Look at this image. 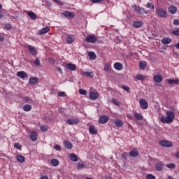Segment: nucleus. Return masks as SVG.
<instances>
[{
  "label": "nucleus",
  "mask_w": 179,
  "mask_h": 179,
  "mask_svg": "<svg viewBox=\"0 0 179 179\" xmlns=\"http://www.w3.org/2000/svg\"><path fill=\"white\" fill-rule=\"evenodd\" d=\"M174 118H176V114H174V112L169 110L166 111V116L161 117L160 121L163 124H171L174 121Z\"/></svg>",
  "instance_id": "obj_1"
},
{
  "label": "nucleus",
  "mask_w": 179,
  "mask_h": 179,
  "mask_svg": "<svg viewBox=\"0 0 179 179\" xmlns=\"http://www.w3.org/2000/svg\"><path fill=\"white\" fill-rule=\"evenodd\" d=\"M131 8L138 15H148L149 13V10H145L143 7L137 6L135 4L131 6Z\"/></svg>",
  "instance_id": "obj_2"
},
{
  "label": "nucleus",
  "mask_w": 179,
  "mask_h": 179,
  "mask_svg": "<svg viewBox=\"0 0 179 179\" xmlns=\"http://www.w3.org/2000/svg\"><path fill=\"white\" fill-rule=\"evenodd\" d=\"M155 12L159 17H163L164 19H166V17L169 16L166 10H164L163 8H157Z\"/></svg>",
  "instance_id": "obj_3"
},
{
  "label": "nucleus",
  "mask_w": 179,
  "mask_h": 179,
  "mask_svg": "<svg viewBox=\"0 0 179 179\" xmlns=\"http://www.w3.org/2000/svg\"><path fill=\"white\" fill-rule=\"evenodd\" d=\"M159 143L161 146H163L164 148H173V143L167 140L160 141Z\"/></svg>",
  "instance_id": "obj_4"
},
{
  "label": "nucleus",
  "mask_w": 179,
  "mask_h": 179,
  "mask_svg": "<svg viewBox=\"0 0 179 179\" xmlns=\"http://www.w3.org/2000/svg\"><path fill=\"white\" fill-rule=\"evenodd\" d=\"M139 104L143 110H148V108L149 107V104L148 103V101L145 99H141L139 100Z\"/></svg>",
  "instance_id": "obj_5"
},
{
  "label": "nucleus",
  "mask_w": 179,
  "mask_h": 179,
  "mask_svg": "<svg viewBox=\"0 0 179 179\" xmlns=\"http://www.w3.org/2000/svg\"><path fill=\"white\" fill-rule=\"evenodd\" d=\"M85 41L87 43H91L92 44H94V43L97 41V37L94 35L87 36V38H85Z\"/></svg>",
  "instance_id": "obj_6"
},
{
  "label": "nucleus",
  "mask_w": 179,
  "mask_h": 179,
  "mask_svg": "<svg viewBox=\"0 0 179 179\" xmlns=\"http://www.w3.org/2000/svg\"><path fill=\"white\" fill-rule=\"evenodd\" d=\"M89 97L90 100H97L99 99V93L91 91L89 94Z\"/></svg>",
  "instance_id": "obj_7"
},
{
  "label": "nucleus",
  "mask_w": 179,
  "mask_h": 179,
  "mask_svg": "<svg viewBox=\"0 0 179 179\" xmlns=\"http://www.w3.org/2000/svg\"><path fill=\"white\" fill-rule=\"evenodd\" d=\"M164 169V164L163 162H159L155 164V170L157 171H162Z\"/></svg>",
  "instance_id": "obj_8"
},
{
  "label": "nucleus",
  "mask_w": 179,
  "mask_h": 179,
  "mask_svg": "<svg viewBox=\"0 0 179 179\" xmlns=\"http://www.w3.org/2000/svg\"><path fill=\"white\" fill-rule=\"evenodd\" d=\"M27 48L31 55H34V57H36V55H37V50H36V48H34V46L29 45Z\"/></svg>",
  "instance_id": "obj_9"
},
{
  "label": "nucleus",
  "mask_w": 179,
  "mask_h": 179,
  "mask_svg": "<svg viewBox=\"0 0 179 179\" xmlns=\"http://www.w3.org/2000/svg\"><path fill=\"white\" fill-rule=\"evenodd\" d=\"M66 41L67 44H72L75 41V36L74 35H67L66 37Z\"/></svg>",
  "instance_id": "obj_10"
},
{
  "label": "nucleus",
  "mask_w": 179,
  "mask_h": 179,
  "mask_svg": "<svg viewBox=\"0 0 179 179\" xmlns=\"http://www.w3.org/2000/svg\"><path fill=\"white\" fill-rule=\"evenodd\" d=\"M38 136V134H37V132L36 131H31L29 135V138L32 142H36V141H37Z\"/></svg>",
  "instance_id": "obj_11"
},
{
  "label": "nucleus",
  "mask_w": 179,
  "mask_h": 179,
  "mask_svg": "<svg viewBox=\"0 0 179 179\" xmlns=\"http://www.w3.org/2000/svg\"><path fill=\"white\" fill-rule=\"evenodd\" d=\"M79 123V120L77 119H68L66 120V124H68V125H76Z\"/></svg>",
  "instance_id": "obj_12"
},
{
  "label": "nucleus",
  "mask_w": 179,
  "mask_h": 179,
  "mask_svg": "<svg viewBox=\"0 0 179 179\" xmlns=\"http://www.w3.org/2000/svg\"><path fill=\"white\" fill-rule=\"evenodd\" d=\"M106 122H108V117L103 115L99 118V124H106Z\"/></svg>",
  "instance_id": "obj_13"
},
{
  "label": "nucleus",
  "mask_w": 179,
  "mask_h": 179,
  "mask_svg": "<svg viewBox=\"0 0 179 179\" xmlns=\"http://www.w3.org/2000/svg\"><path fill=\"white\" fill-rule=\"evenodd\" d=\"M168 10L171 15H176V13H177V7L174 5H171L169 7Z\"/></svg>",
  "instance_id": "obj_14"
},
{
  "label": "nucleus",
  "mask_w": 179,
  "mask_h": 179,
  "mask_svg": "<svg viewBox=\"0 0 179 179\" xmlns=\"http://www.w3.org/2000/svg\"><path fill=\"white\" fill-rule=\"evenodd\" d=\"M17 76L18 78H20V79H24V78H29V76L24 71H18L17 73Z\"/></svg>",
  "instance_id": "obj_15"
},
{
  "label": "nucleus",
  "mask_w": 179,
  "mask_h": 179,
  "mask_svg": "<svg viewBox=\"0 0 179 179\" xmlns=\"http://www.w3.org/2000/svg\"><path fill=\"white\" fill-rule=\"evenodd\" d=\"M113 67L115 69H116V71H122L124 65L120 62H115L113 65Z\"/></svg>",
  "instance_id": "obj_16"
},
{
  "label": "nucleus",
  "mask_w": 179,
  "mask_h": 179,
  "mask_svg": "<svg viewBox=\"0 0 179 179\" xmlns=\"http://www.w3.org/2000/svg\"><path fill=\"white\" fill-rule=\"evenodd\" d=\"M153 80L156 82V83H160L163 80V76L160 74H157L154 76Z\"/></svg>",
  "instance_id": "obj_17"
},
{
  "label": "nucleus",
  "mask_w": 179,
  "mask_h": 179,
  "mask_svg": "<svg viewBox=\"0 0 179 179\" xmlns=\"http://www.w3.org/2000/svg\"><path fill=\"white\" fill-rule=\"evenodd\" d=\"M168 83L171 85H179V78H176V79H168L166 80Z\"/></svg>",
  "instance_id": "obj_18"
},
{
  "label": "nucleus",
  "mask_w": 179,
  "mask_h": 179,
  "mask_svg": "<svg viewBox=\"0 0 179 179\" xmlns=\"http://www.w3.org/2000/svg\"><path fill=\"white\" fill-rule=\"evenodd\" d=\"M81 75L82 76H86L87 78H93V76H94L93 72L89 71H82Z\"/></svg>",
  "instance_id": "obj_19"
},
{
  "label": "nucleus",
  "mask_w": 179,
  "mask_h": 179,
  "mask_svg": "<svg viewBox=\"0 0 179 179\" xmlns=\"http://www.w3.org/2000/svg\"><path fill=\"white\" fill-rule=\"evenodd\" d=\"M103 71L104 72H107V73H110V71H111V64L106 63L104 64Z\"/></svg>",
  "instance_id": "obj_20"
},
{
  "label": "nucleus",
  "mask_w": 179,
  "mask_h": 179,
  "mask_svg": "<svg viewBox=\"0 0 179 179\" xmlns=\"http://www.w3.org/2000/svg\"><path fill=\"white\" fill-rule=\"evenodd\" d=\"M138 155H139V152H138V150L136 149H134L129 152V156L131 157H138Z\"/></svg>",
  "instance_id": "obj_21"
},
{
  "label": "nucleus",
  "mask_w": 179,
  "mask_h": 179,
  "mask_svg": "<svg viewBox=\"0 0 179 179\" xmlns=\"http://www.w3.org/2000/svg\"><path fill=\"white\" fill-rule=\"evenodd\" d=\"M161 43H162L164 45H167V44H170V43H171V38L169 37L163 38Z\"/></svg>",
  "instance_id": "obj_22"
},
{
  "label": "nucleus",
  "mask_w": 179,
  "mask_h": 179,
  "mask_svg": "<svg viewBox=\"0 0 179 179\" xmlns=\"http://www.w3.org/2000/svg\"><path fill=\"white\" fill-rule=\"evenodd\" d=\"M66 69H69V71H76V65L69 63L66 65Z\"/></svg>",
  "instance_id": "obj_23"
},
{
  "label": "nucleus",
  "mask_w": 179,
  "mask_h": 179,
  "mask_svg": "<svg viewBox=\"0 0 179 179\" xmlns=\"http://www.w3.org/2000/svg\"><path fill=\"white\" fill-rule=\"evenodd\" d=\"M142 26H143V21H135L134 22H133V27H134L136 29L142 27Z\"/></svg>",
  "instance_id": "obj_24"
},
{
  "label": "nucleus",
  "mask_w": 179,
  "mask_h": 179,
  "mask_svg": "<svg viewBox=\"0 0 179 179\" xmlns=\"http://www.w3.org/2000/svg\"><path fill=\"white\" fill-rule=\"evenodd\" d=\"M69 159L71 162H78V160H79V157H78L76 154H70Z\"/></svg>",
  "instance_id": "obj_25"
},
{
  "label": "nucleus",
  "mask_w": 179,
  "mask_h": 179,
  "mask_svg": "<svg viewBox=\"0 0 179 179\" xmlns=\"http://www.w3.org/2000/svg\"><path fill=\"white\" fill-rule=\"evenodd\" d=\"M89 131L92 135H97V129L94 126L90 127Z\"/></svg>",
  "instance_id": "obj_26"
},
{
  "label": "nucleus",
  "mask_w": 179,
  "mask_h": 179,
  "mask_svg": "<svg viewBox=\"0 0 179 179\" xmlns=\"http://www.w3.org/2000/svg\"><path fill=\"white\" fill-rule=\"evenodd\" d=\"M48 31H50V28L49 27H45V28H43L41 30H40L38 32V34L39 36H43V34H45V33H48Z\"/></svg>",
  "instance_id": "obj_27"
},
{
  "label": "nucleus",
  "mask_w": 179,
  "mask_h": 179,
  "mask_svg": "<svg viewBox=\"0 0 179 179\" xmlns=\"http://www.w3.org/2000/svg\"><path fill=\"white\" fill-rule=\"evenodd\" d=\"M64 145L66 149H72V143L68 141H64Z\"/></svg>",
  "instance_id": "obj_28"
},
{
  "label": "nucleus",
  "mask_w": 179,
  "mask_h": 179,
  "mask_svg": "<svg viewBox=\"0 0 179 179\" xmlns=\"http://www.w3.org/2000/svg\"><path fill=\"white\" fill-rule=\"evenodd\" d=\"M50 164H52L53 167H57V166H59V161L57 159H52L50 160Z\"/></svg>",
  "instance_id": "obj_29"
},
{
  "label": "nucleus",
  "mask_w": 179,
  "mask_h": 179,
  "mask_svg": "<svg viewBox=\"0 0 179 179\" xmlns=\"http://www.w3.org/2000/svg\"><path fill=\"white\" fill-rule=\"evenodd\" d=\"M28 16L31 19V20H36L37 19V16L36 15V13L33 11H30L27 13Z\"/></svg>",
  "instance_id": "obj_30"
},
{
  "label": "nucleus",
  "mask_w": 179,
  "mask_h": 179,
  "mask_svg": "<svg viewBox=\"0 0 179 179\" xmlns=\"http://www.w3.org/2000/svg\"><path fill=\"white\" fill-rule=\"evenodd\" d=\"M64 16H65V17H67L68 19H69L71 17H75V14H73V13H71L69 11H66L64 13Z\"/></svg>",
  "instance_id": "obj_31"
},
{
  "label": "nucleus",
  "mask_w": 179,
  "mask_h": 179,
  "mask_svg": "<svg viewBox=\"0 0 179 179\" xmlns=\"http://www.w3.org/2000/svg\"><path fill=\"white\" fill-rule=\"evenodd\" d=\"M17 162H19V163H24L25 158L23 157V155H17L16 157Z\"/></svg>",
  "instance_id": "obj_32"
},
{
  "label": "nucleus",
  "mask_w": 179,
  "mask_h": 179,
  "mask_svg": "<svg viewBox=\"0 0 179 179\" xmlns=\"http://www.w3.org/2000/svg\"><path fill=\"white\" fill-rule=\"evenodd\" d=\"M38 83V78H31L29 79V83L31 85H36Z\"/></svg>",
  "instance_id": "obj_33"
},
{
  "label": "nucleus",
  "mask_w": 179,
  "mask_h": 179,
  "mask_svg": "<svg viewBox=\"0 0 179 179\" xmlns=\"http://www.w3.org/2000/svg\"><path fill=\"white\" fill-rule=\"evenodd\" d=\"M86 166H85V163L83 162H78L77 164V169L78 170H82V169H85Z\"/></svg>",
  "instance_id": "obj_34"
},
{
  "label": "nucleus",
  "mask_w": 179,
  "mask_h": 179,
  "mask_svg": "<svg viewBox=\"0 0 179 179\" xmlns=\"http://www.w3.org/2000/svg\"><path fill=\"white\" fill-rule=\"evenodd\" d=\"M134 118H136V120H138V121H142V120H143V116L140 113H135Z\"/></svg>",
  "instance_id": "obj_35"
},
{
  "label": "nucleus",
  "mask_w": 179,
  "mask_h": 179,
  "mask_svg": "<svg viewBox=\"0 0 179 179\" xmlns=\"http://www.w3.org/2000/svg\"><path fill=\"white\" fill-rule=\"evenodd\" d=\"M115 124L118 127V128H121V127H122V125H124V123H122V122L120 120H116L115 121Z\"/></svg>",
  "instance_id": "obj_36"
},
{
  "label": "nucleus",
  "mask_w": 179,
  "mask_h": 179,
  "mask_svg": "<svg viewBox=\"0 0 179 179\" xmlns=\"http://www.w3.org/2000/svg\"><path fill=\"white\" fill-rule=\"evenodd\" d=\"M88 56L90 57V58L92 60L96 59V53H94V52H88Z\"/></svg>",
  "instance_id": "obj_37"
},
{
  "label": "nucleus",
  "mask_w": 179,
  "mask_h": 179,
  "mask_svg": "<svg viewBox=\"0 0 179 179\" xmlns=\"http://www.w3.org/2000/svg\"><path fill=\"white\" fill-rule=\"evenodd\" d=\"M24 111H30L31 110V105L25 104L23 106Z\"/></svg>",
  "instance_id": "obj_38"
},
{
  "label": "nucleus",
  "mask_w": 179,
  "mask_h": 179,
  "mask_svg": "<svg viewBox=\"0 0 179 179\" xmlns=\"http://www.w3.org/2000/svg\"><path fill=\"white\" fill-rule=\"evenodd\" d=\"M23 100L25 103H29V104H31V103H33V100L31 98H29V96L24 97Z\"/></svg>",
  "instance_id": "obj_39"
},
{
  "label": "nucleus",
  "mask_w": 179,
  "mask_h": 179,
  "mask_svg": "<svg viewBox=\"0 0 179 179\" xmlns=\"http://www.w3.org/2000/svg\"><path fill=\"white\" fill-rule=\"evenodd\" d=\"M136 79H137V80H145V78L142 74H138L136 76Z\"/></svg>",
  "instance_id": "obj_40"
},
{
  "label": "nucleus",
  "mask_w": 179,
  "mask_h": 179,
  "mask_svg": "<svg viewBox=\"0 0 179 179\" xmlns=\"http://www.w3.org/2000/svg\"><path fill=\"white\" fill-rule=\"evenodd\" d=\"M139 68H140V69L143 71V69H145V68H146V63L141 62L139 64Z\"/></svg>",
  "instance_id": "obj_41"
},
{
  "label": "nucleus",
  "mask_w": 179,
  "mask_h": 179,
  "mask_svg": "<svg viewBox=\"0 0 179 179\" xmlns=\"http://www.w3.org/2000/svg\"><path fill=\"white\" fill-rule=\"evenodd\" d=\"M112 101H113V103L115 104V106H117V107H120V101H118V100H117L115 99H113Z\"/></svg>",
  "instance_id": "obj_42"
},
{
  "label": "nucleus",
  "mask_w": 179,
  "mask_h": 179,
  "mask_svg": "<svg viewBox=\"0 0 179 179\" xmlns=\"http://www.w3.org/2000/svg\"><path fill=\"white\" fill-rule=\"evenodd\" d=\"M147 8L148 9H152V10H155V6L150 2L147 3Z\"/></svg>",
  "instance_id": "obj_43"
},
{
  "label": "nucleus",
  "mask_w": 179,
  "mask_h": 179,
  "mask_svg": "<svg viewBox=\"0 0 179 179\" xmlns=\"http://www.w3.org/2000/svg\"><path fill=\"white\" fill-rule=\"evenodd\" d=\"M34 64L36 65V66H41V63L40 62V59L38 58L35 59Z\"/></svg>",
  "instance_id": "obj_44"
},
{
  "label": "nucleus",
  "mask_w": 179,
  "mask_h": 179,
  "mask_svg": "<svg viewBox=\"0 0 179 179\" xmlns=\"http://www.w3.org/2000/svg\"><path fill=\"white\" fill-rule=\"evenodd\" d=\"M166 167L168 169H176V164H174L173 163H170L166 164Z\"/></svg>",
  "instance_id": "obj_45"
},
{
  "label": "nucleus",
  "mask_w": 179,
  "mask_h": 179,
  "mask_svg": "<svg viewBox=\"0 0 179 179\" xmlns=\"http://www.w3.org/2000/svg\"><path fill=\"white\" fill-rule=\"evenodd\" d=\"M172 34L174 36H179V29H173L171 31Z\"/></svg>",
  "instance_id": "obj_46"
},
{
  "label": "nucleus",
  "mask_w": 179,
  "mask_h": 179,
  "mask_svg": "<svg viewBox=\"0 0 179 179\" xmlns=\"http://www.w3.org/2000/svg\"><path fill=\"white\" fill-rule=\"evenodd\" d=\"M41 130L43 132H47V131H48V127H47V126H41Z\"/></svg>",
  "instance_id": "obj_47"
},
{
  "label": "nucleus",
  "mask_w": 179,
  "mask_h": 179,
  "mask_svg": "<svg viewBox=\"0 0 179 179\" xmlns=\"http://www.w3.org/2000/svg\"><path fill=\"white\" fill-rule=\"evenodd\" d=\"M146 179H156V176H153L152 174H148L146 176Z\"/></svg>",
  "instance_id": "obj_48"
},
{
  "label": "nucleus",
  "mask_w": 179,
  "mask_h": 179,
  "mask_svg": "<svg viewBox=\"0 0 179 179\" xmlns=\"http://www.w3.org/2000/svg\"><path fill=\"white\" fill-rule=\"evenodd\" d=\"M128 156H129L128 152H124L122 155V159H124L125 160H127V159L128 158Z\"/></svg>",
  "instance_id": "obj_49"
},
{
  "label": "nucleus",
  "mask_w": 179,
  "mask_h": 179,
  "mask_svg": "<svg viewBox=\"0 0 179 179\" xmlns=\"http://www.w3.org/2000/svg\"><path fill=\"white\" fill-rule=\"evenodd\" d=\"M103 0H91L92 3H101Z\"/></svg>",
  "instance_id": "obj_50"
},
{
  "label": "nucleus",
  "mask_w": 179,
  "mask_h": 179,
  "mask_svg": "<svg viewBox=\"0 0 179 179\" xmlns=\"http://www.w3.org/2000/svg\"><path fill=\"white\" fill-rule=\"evenodd\" d=\"M4 29L6 30H10V29H12V26L9 24H6L5 27H4Z\"/></svg>",
  "instance_id": "obj_51"
},
{
  "label": "nucleus",
  "mask_w": 179,
  "mask_h": 179,
  "mask_svg": "<svg viewBox=\"0 0 179 179\" xmlns=\"http://www.w3.org/2000/svg\"><path fill=\"white\" fill-rule=\"evenodd\" d=\"M14 146L15 148H16V149H19V150L22 149V145H20V143H16Z\"/></svg>",
  "instance_id": "obj_52"
},
{
  "label": "nucleus",
  "mask_w": 179,
  "mask_h": 179,
  "mask_svg": "<svg viewBox=\"0 0 179 179\" xmlns=\"http://www.w3.org/2000/svg\"><path fill=\"white\" fill-rule=\"evenodd\" d=\"M79 93H80V94H82L83 96L87 94V92H86V90H79Z\"/></svg>",
  "instance_id": "obj_53"
},
{
  "label": "nucleus",
  "mask_w": 179,
  "mask_h": 179,
  "mask_svg": "<svg viewBox=\"0 0 179 179\" xmlns=\"http://www.w3.org/2000/svg\"><path fill=\"white\" fill-rule=\"evenodd\" d=\"M58 94H59V97H65V96H66V94L64 92H59L58 93Z\"/></svg>",
  "instance_id": "obj_54"
},
{
  "label": "nucleus",
  "mask_w": 179,
  "mask_h": 179,
  "mask_svg": "<svg viewBox=\"0 0 179 179\" xmlns=\"http://www.w3.org/2000/svg\"><path fill=\"white\" fill-rule=\"evenodd\" d=\"M173 24H174L175 26H179V20H178V19L174 20H173Z\"/></svg>",
  "instance_id": "obj_55"
},
{
  "label": "nucleus",
  "mask_w": 179,
  "mask_h": 179,
  "mask_svg": "<svg viewBox=\"0 0 179 179\" xmlns=\"http://www.w3.org/2000/svg\"><path fill=\"white\" fill-rule=\"evenodd\" d=\"M55 150H57L59 152L61 150V146L57 145L55 146Z\"/></svg>",
  "instance_id": "obj_56"
},
{
  "label": "nucleus",
  "mask_w": 179,
  "mask_h": 179,
  "mask_svg": "<svg viewBox=\"0 0 179 179\" xmlns=\"http://www.w3.org/2000/svg\"><path fill=\"white\" fill-rule=\"evenodd\" d=\"M122 89H124V90H129V87L127 86V85H124L122 87Z\"/></svg>",
  "instance_id": "obj_57"
},
{
  "label": "nucleus",
  "mask_w": 179,
  "mask_h": 179,
  "mask_svg": "<svg viewBox=\"0 0 179 179\" xmlns=\"http://www.w3.org/2000/svg\"><path fill=\"white\" fill-rule=\"evenodd\" d=\"M3 16H5V15L3 14V12L0 10V19H2V17H3Z\"/></svg>",
  "instance_id": "obj_58"
},
{
  "label": "nucleus",
  "mask_w": 179,
  "mask_h": 179,
  "mask_svg": "<svg viewBox=\"0 0 179 179\" xmlns=\"http://www.w3.org/2000/svg\"><path fill=\"white\" fill-rule=\"evenodd\" d=\"M40 179H49L47 176H43L40 178Z\"/></svg>",
  "instance_id": "obj_59"
},
{
  "label": "nucleus",
  "mask_w": 179,
  "mask_h": 179,
  "mask_svg": "<svg viewBox=\"0 0 179 179\" xmlns=\"http://www.w3.org/2000/svg\"><path fill=\"white\" fill-rule=\"evenodd\" d=\"M57 71L60 72V73H62V69H61V67H57Z\"/></svg>",
  "instance_id": "obj_60"
},
{
  "label": "nucleus",
  "mask_w": 179,
  "mask_h": 179,
  "mask_svg": "<svg viewBox=\"0 0 179 179\" xmlns=\"http://www.w3.org/2000/svg\"><path fill=\"white\" fill-rule=\"evenodd\" d=\"M175 47H176V48L179 50V43H177L176 44H175Z\"/></svg>",
  "instance_id": "obj_61"
},
{
  "label": "nucleus",
  "mask_w": 179,
  "mask_h": 179,
  "mask_svg": "<svg viewBox=\"0 0 179 179\" xmlns=\"http://www.w3.org/2000/svg\"><path fill=\"white\" fill-rule=\"evenodd\" d=\"M3 40H5V38L3 36H0V41L2 42Z\"/></svg>",
  "instance_id": "obj_62"
},
{
  "label": "nucleus",
  "mask_w": 179,
  "mask_h": 179,
  "mask_svg": "<svg viewBox=\"0 0 179 179\" xmlns=\"http://www.w3.org/2000/svg\"><path fill=\"white\" fill-rule=\"evenodd\" d=\"M176 156L178 159H179V150L176 152Z\"/></svg>",
  "instance_id": "obj_63"
},
{
  "label": "nucleus",
  "mask_w": 179,
  "mask_h": 179,
  "mask_svg": "<svg viewBox=\"0 0 179 179\" xmlns=\"http://www.w3.org/2000/svg\"><path fill=\"white\" fill-rule=\"evenodd\" d=\"M106 179H113V178L111 176H107L106 177Z\"/></svg>",
  "instance_id": "obj_64"
}]
</instances>
